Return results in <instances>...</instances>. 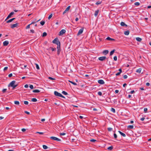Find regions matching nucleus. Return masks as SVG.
<instances>
[{
	"instance_id": "f257e3e1",
	"label": "nucleus",
	"mask_w": 151,
	"mask_h": 151,
	"mask_svg": "<svg viewBox=\"0 0 151 151\" xmlns=\"http://www.w3.org/2000/svg\"><path fill=\"white\" fill-rule=\"evenodd\" d=\"M52 42L53 43L55 44L56 45H57L58 46L57 47V48L58 50V54L59 53V50L60 48V42L58 40V38H56L55 39H54V40H53L52 41Z\"/></svg>"
},
{
	"instance_id": "f03ea898",
	"label": "nucleus",
	"mask_w": 151,
	"mask_h": 151,
	"mask_svg": "<svg viewBox=\"0 0 151 151\" xmlns=\"http://www.w3.org/2000/svg\"><path fill=\"white\" fill-rule=\"evenodd\" d=\"M54 93L55 95L56 96H58L65 98V97L63 96L60 93H59L56 91H55L54 92Z\"/></svg>"
},
{
	"instance_id": "7ed1b4c3",
	"label": "nucleus",
	"mask_w": 151,
	"mask_h": 151,
	"mask_svg": "<svg viewBox=\"0 0 151 151\" xmlns=\"http://www.w3.org/2000/svg\"><path fill=\"white\" fill-rule=\"evenodd\" d=\"M50 139L52 140H56L58 141H60L61 139L55 137H50Z\"/></svg>"
},
{
	"instance_id": "20e7f679",
	"label": "nucleus",
	"mask_w": 151,
	"mask_h": 151,
	"mask_svg": "<svg viewBox=\"0 0 151 151\" xmlns=\"http://www.w3.org/2000/svg\"><path fill=\"white\" fill-rule=\"evenodd\" d=\"M16 83V81H13L10 83L8 85V87H13V86Z\"/></svg>"
},
{
	"instance_id": "39448f33",
	"label": "nucleus",
	"mask_w": 151,
	"mask_h": 151,
	"mask_svg": "<svg viewBox=\"0 0 151 151\" xmlns=\"http://www.w3.org/2000/svg\"><path fill=\"white\" fill-rule=\"evenodd\" d=\"M65 32H66V31L65 29H62L60 32L59 33V35L60 36L62 35L64 33H65Z\"/></svg>"
},
{
	"instance_id": "423d86ee",
	"label": "nucleus",
	"mask_w": 151,
	"mask_h": 151,
	"mask_svg": "<svg viewBox=\"0 0 151 151\" xmlns=\"http://www.w3.org/2000/svg\"><path fill=\"white\" fill-rule=\"evenodd\" d=\"M83 28H81V29H80L79 30V31L77 34V35H81L83 33Z\"/></svg>"
},
{
	"instance_id": "0eeeda50",
	"label": "nucleus",
	"mask_w": 151,
	"mask_h": 151,
	"mask_svg": "<svg viewBox=\"0 0 151 151\" xmlns=\"http://www.w3.org/2000/svg\"><path fill=\"white\" fill-rule=\"evenodd\" d=\"M70 6H68L65 9V11L63 12V14H64L65 13H66L70 9Z\"/></svg>"
},
{
	"instance_id": "6e6552de",
	"label": "nucleus",
	"mask_w": 151,
	"mask_h": 151,
	"mask_svg": "<svg viewBox=\"0 0 151 151\" xmlns=\"http://www.w3.org/2000/svg\"><path fill=\"white\" fill-rule=\"evenodd\" d=\"M98 83L101 84H103L104 83V81L102 80H99L98 81Z\"/></svg>"
},
{
	"instance_id": "1a4fd4ad",
	"label": "nucleus",
	"mask_w": 151,
	"mask_h": 151,
	"mask_svg": "<svg viewBox=\"0 0 151 151\" xmlns=\"http://www.w3.org/2000/svg\"><path fill=\"white\" fill-rule=\"evenodd\" d=\"M9 43V42L8 41H5L3 42V45L4 46H7Z\"/></svg>"
},
{
	"instance_id": "9d476101",
	"label": "nucleus",
	"mask_w": 151,
	"mask_h": 151,
	"mask_svg": "<svg viewBox=\"0 0 151 151\" xmlns=\"http://www.w3.org/2000/svg\"><path fill=\"white\" fill-rule=\"evenodd\" d=\"M18 24L17 23L11 25V27L12 28H13L14 27H16L18 26Z\"/></svg>"
},
{
	"instance_id": "9b49d317",
	"label": "nucleus",
	"mask_w": 151,
	"mask_h": 151,
	"mask_svg": "<svg viewBox=\"0 0 151 151\" xmlns=\"http://www.w3.org/2000/svg\"><path fill=\"white\" fill-rule=\"evenodd\" d=\"M99 12V10L98 9L97 10L95 11V13H94V15L95 17H96L98 15Z\"/></svg>"
},
{
	"instance_id": "f8f14e48",
	"label": "nucleus",
	"mask_w": 151,
	"mask_h": 151,
	"mask_svg": "<svg viewBox=\"0 0 151 151\" xmlns=\"http://www.w3.org/2000/svg\"><path fill=\"white\" fill-rule=\"evenodd\" d=\"M109 52V51L108 50H104L103 52V53L104 54V55H106Z\"/></svg>"
},
{
	"instance_id": "ddd939ff",
	"label": "nucleus",
	"mask_w": 151,
	"mask_h": 151,
	"mask_svg": "<svg viewBox=\"0 0 151 151\" xmlns=\"http://www.w3.org/2000/svg\"><path fill=\"white\" fill-rule=\"evenodd\" d=\"M106 57H99V60H101L103 61L106 59Z\"/></svg>"
},
{
	"instance_id": "4468645a",
	"label": "nucleus",
	"mask_w": 151,
	"mask_h": 151,
	"mask_svg": "<svg viewBox=\"0 0 151 151\" xmlns=\"http://www.w3.org/2000/svg\"><path fill=\"white\" fill-rule=\"evenodd\" d=\"M118 132L121 134V135H122V136L123 137H126V135L125 134L122 133V132H121L119 131Z\"/></svg>"
},
{
	"instance_id": "2eb2a0df",
	"label": "nucleus",
	"mask_w": 151,
	"mask_h": 151,
	"mask_svg": "<svg viewBox=\"0 0 151 151\" xmlns=\"http://www.w3.org/2000/svg\"><path fill=\"white\" fill-rule=\"evenodd\" d=\"M115 51V50L114 49V50H113L112 51H111L110 52V56H111L113 54V53Z\"/></svg>"
},
{
	"instance_id": "dca6fc26",
	"label": "nucleus",
	"mask_w": 151,
	"mask_h": 151,
	"mask_svg": "<svg viewBox=\"0 0 151 151\" xmlns=\"http://www.w3.org/2000/svg\"><path fill=\"white\" fill-rule=\"evenodd\" d=\"M129 30H127L124 32V34L126 35H129Z\"/></svg>"
},
{
	"instance_id": "f3484780",
	"label": "nucleus",
	"mask_w": 151,
	"mask_h": 151,
	"mask_svg": "<svg viewBox=\"0 0 151 151\" xmlns=\"http://www.w3.org/2000/svg\"><path fill=\"white\" fill-rule=\"evenodd\" d=\"M121 25L122 26H126V27L127 26V25L124 22H122L121 23Z\"/></svg>"
},
{
	"instance_id": "a211bd4d",
	"label": "nucleus",
	"mask_w": 151,
	"mask_h": 151,
	"mask_svg": "<svg viewBox=\"0 0 151 151\" xmlns=\"http://www.w3.org/2000/svg\"><path fill=\"white\" fill-rule=\"evenodd\" d=\"M141 68H139L136 70V72L139 73H141Z\"/></svg>"
},
{
	"instance_id": "6ab92c4d",
	"label": "nucleus",
	"mask_w": 151,
	"mask_h": 151,
	"mask_svg": "<svg viewBox=\"0 0 151 151\" xmlns=\"http://www.w3.org/2000/svg\"><path fill=\"white\" fill-rule=\"evenodd\" d=\"M40 91L38 89H35L33 91V92L34 93H39Z\"/></svg>"
},
{
	"instance_id": "aec40b11",
	"label": "nucleus",
	"mask_w": 151,
	"mask_h": 151,
	"mask_svg": "<svg viewBox=\"0 0 151 151\" xmlns=\"http://www.w3.org/2000/svg\"><path fill=\"white\" fill-rule=\"evenodd\" d=\"M106 39L107 40H114V39H112V38H111L110 37H108L106 38Z\"/></svg>"
},
{
	"instance_id": "412c9836",
	"label": "nucleus",
	"mask_w": 151,
	"mask_h": 151,
	"mask_svg": "<svg viewBox=\"0 0 151 151\" xmlns=\"http://www.w3.org/2000/svg\"><path fill=\"white\" fill-rule=\"evenodd\" d=\"M136 40L137 41H139V42H140L142 40L141 38H139V37H136Z\"/></svg>"
},
{
	"instance_id": "4be33fe9",
	"label": "nucleus",
	"mask_w": 151,
	"mask_h": 151,
	"mask_svg": "<svg viewBox=\"0 0 151 151\" xmlns=\"http://www.w3.org/2000/svg\"><path fill=\"white\" fill-rule=\"evenodd\" d=\"M128 128L132 129L134 127L133 125H129L128 126Z\"/></svg>"
},
{
	"instance_id": "5701e85b",
	"label": "nucleus",
	"mask_w": 151,
	"mask_h": 151,
	"mask_svg": "<svg viewBox=\"0 0 151 151\" xmlns=\"http://www.w3.org/2000/svg\"><path fill=\"white\" fill-rule=\"evenodd\" d=\"M31 101L33 102H36L37 101V100L36 99L33 98L32 99Z\"/></svg>"
},
{
	"instance_id": "b1692460",
	"label": "nucleus",
	"mask_w": 151,
	"mask_h": 151,
	"mask_svg": "<svg viewBox=\"0 0 151 151\" xmlns=\"http://www.w3.org/2000/svg\"><path fill=\"white\" fill-rule=\"evenodd\" d=\"M11 16H12V15L10 14L8 15V16H7V17L6 19H5V20L6 21L7 19H9V18H10L11 17Z\"/></svg>"
},
{
	"instance_id": "393cba45",
	"label": "nucleus",
	"mask_w": 151,
	"mask_h": 151,
	"mask_svg": "<svg viewBox=\"0 0 151 151\" xmlns=\"http://www.w3.org/2000/svg\"><path fill=\"white\" fill-rule=\"evenodd\" d=\"M68 81L69 82H70V83H72V84H73V85H77V83H75L74 82L71 81Z\"/></svg>"
},
{
	"instance_id": "a878e982",
	"label": "nucleus",
	"mask_w": 151,
	"mask_h": 151,
	"mask_svg": "<svg viewBox=\"0 0 151 151\" xmlns=\"http://www.w3.org/2000/svg\"><path fill=\"white\" fill-rule=\"evenodd\" d=\"M113 148V146H110L108 147L107 149L108 150H112Z\"/></svg>"
},
{
	"instance_id": "bb28decb",
	"label": "nucleus",
	"mask_w": 151,
	"mask_h": 151,
	"mask_svg": "<svg viewBox=\"0 0 151 151\" xmlns=\"http://www.w3.org/2000/svg\"><path fill=\"white\" fill-rule=\"evenodd\" d=\"M111 111L113 112L114 113H115V109H114V108H111Z\"/></svg>"
},
{
	"instance_id": "cd10ccee",
	"label": "nucleus",
	"mask_w": 151,
	"mask_h": 151,
	"mask_svg": "<svg viewBox=\"0 0 151 151\" xmlns=\"http://www.w3.org/2000/svg\"><path fill=\"white\" fill-rule=\"evenodd\" d=\"M47 35V33L46 32H44L43 33L42 36L43 37H44L46 36Z\"/></svg>"
},
{
	"instance_id": "c85d7f7f",
	"label": "nucleus",
	"mask_w": 151,
	"mask_h": 151,
	"mask_svg": "<svg viewBox=\"0 0 151 151\" xmlns=\"http://www.w3.org/2000/svg\"><path fill=\"white\" fill-rule=\"evenodd\" d=\"M45 23V22L44 21H42L40 22V24L42 26Z\"/></svg>"
},
{
	"instance_id": "c756f323",
	"label": "nucleus",
	"mask_w": 151,
	"mask_h": 151,
	"mask_svg": "<svg viewBox=\"0 0 151 151\" xmlns=\"http://www.w3.org/2000/svg\"><path fill=\"white\" fill-rule=\"evenodd\" d=\"M90 141L91 142H95L97 140L96 139H90Z\"/></svg>"
},
{
	"instance_id": "7c9ffc66",
	"label": "nucleus",
	"mask_w": 151,
	"mask_h": 151,
	"mask_svg": "<svg viewBox=\"0 0 151 151\" xmlns=\"http://www.w3.org/2000/svg\"><path fill=\"white\" fill-rule=\"evenodd\" d=\"M42 147L43 149H46L48 148L47 147L46 145H43Z\"/></svg>"
},
{
	"instance_id": "2f4dec72",
	"label": "nucleus",
	"mask_w": 151,
	"mask_h": 151,
	"mask_svg": "<svg viewBox=\"0 0 151 151\" xmlns=\"http://www.w3.org/2000/svg\"><path fill=\"white\" fill-rule=\"evenodd\" d=\"M14 104L16 105H19V101H14Z\"/></svg>"
},
{
	"instance_id": "473e14b6",
	"label": "nucleus",
	"mask_w": 151,
	"mask_h": 151,
	"mask_svg": "<svg viewBox=\"0 0 151 151\" xmlns=\"http://www.w3.org/2000/svg\"><path fill=\"white\" fill-rule=\"evenodd\" d=\"M18 86V84H14V86H13V87H12V89H14L16 87H17Z\"/></svg>"
},
{
	"instance_id": "72a5a7b5",
	"label": "nucleus",
	"mask_w": 151,
	"mask_h": 151,
	"mask_svg": "<svg viewBox=\"0 0 151 151\" xmlns=\"http://www.w3.org/2000/svg\"><path fill=\"white\" fill-rule=\"evenodd\" d=\"M52 16V14H51L48 17V19H50Z\"/></svg>"
},
{
	"instance_id": "f704fd0d",
	"label": "nucleus",
	"mask_w": 151,
	"mask_h": 151,
	"mask_svg": "<svg viewBox=\"0 0 151 151\" xmlns=\"http://www.w3.org/2000/svg\"><path fill=\"white\" fill-rule=\"evenodd\" d=\"M36 65V67L37 69L39 70L40 69L38 65L37 64H35Z\"/></svg>"
},
{
	"instance_id": "c9c22d12",
	"label": "nucleus",
	"mask_w": 151,
	"mask_h": 151,
	"mask_svg": "<svg viewBox=\"0 0 151 151\" xmlns=\"http://www.w3.org/2000/svg\"><path fill=\"white\" fill-rule=\"evenodd\" d=\"M134 5L137 6H139L140 4V3L138 2H136L134 3Z\"/></svg>"
},
{
	"instance_id": "e433bc0d",
	"label": "nucleus",
	"mask_w": 151,
	"mask_h": 151,
	"mask_svg": "<svg viewBox=\"0 0 151 151\" xmlns=\"http://www.w3.org/2000/svg\"><path fill=\"white\" fill-rule=\"evenodd\" d=\"M101 2L99 1L96 2V5H99L101 4Z\"/></svg>"
},
{
	"instance_id": "4c0bfd02",
	"label": "nucleus",
	"mask_w": 151,
	"mask_h": 151,
	"mask_svg": "<svg viewBox=\"0 0 151 151\" xmlns=\"http://www.w3.org/2000/svg\"><path fill=\"white\" fill-rule=\"evenodd\" d=\"M48 79H49L51 80H55V78H52L51 77H48Z\"/></svg>"
},
{
	"instance_id": "58836bf2",
	"label": "nucleus",
	"mask_w": 151,
	"mask_h": 151,
	"mask_svg": "<svg viewBox=\"0 0 151 151\" xmlns=\"http://www.w3.org/2000/svg\"><path fill=\"white\" fill-rule=\"evenodd\" d=\"M98 94L100 96H101L102 95V93L101 91H99L98 93Z\"/></svg>"
},
{
	"instance_id": "ea45409f",
	"label": "nucleus",
	"mask_w": 151,
	"mask_h": 151,
	"mask_svg": "<svg viewBox=\"0 0 151 151\" xmlns=\"http://www.w3.org/2000/svg\"><path fill=\"white\" fill-rule=\"evenodd\" d=\"M112 128L111 127H109L108 128V130L109 131H111L112 130Z\"/></svg>"
},
{
	"instance_id": "a19ab883",
	"label": "nucleus",
	"mask_w": 151,
	"mask_h": 151,
	"mask_svg": "<svg viewBox=\"0 0 151 151\" xmlns=\"http://www.w3.org/2000/svg\"><path fill=\"white\" fill-rule=\"evenodd\" d=\"M114 138L115 139H116L117 138V135L115 133H114Z\"/></svg>"
},
{
	"instance_id": "79ce46f5",
	"label": "nucleus",
	"mask_w": 151,
	"mask_h": 151,
	"mask_svg": "<svg viewBox=\"0 0 151 151\" xmlns=\"http://www.w3.org/2000/svg\"><path fill=\"white\" fill-rule=\"evenodd\" d=\"M62 93L63 94H64V95H67V94H68V93L66 92H65V91H63L62 92Z\"/></svg>"
},
{
	"instance_id": "37998d69",
	"label": "nucleus",
	"mask_w": 151,
	"mask_h": 151,
	"mask_svg": "<svg viewBox=\"0 0 151 151\" xmlns=\"http://www.w3.org/2000/svg\"><path fill=\"white\" fill-rule=\"evenodd\" d=\"M12 19H11L8 20L6 22L7 23H10V22H12Z\"/></svg>"
},
{
	"instance_id": "c03bdc74",
	"label": "nucleus",
	"mask_w": 151,
	"mask_h": 151,
	"mask_svg": "<svg viewBox=\"0 0 151 151\" xmlns=\"http://www.w3.org/2000/svg\"><path fill=\"white\" fill-rule=\"evenodd\" d=\"M24 103L26 105H28V102L27 101H24Z\"/></svg>"
},
{
	"instance_id": "a18cd8bd",
	"label": "nucleus",
	"mask_w": 151,
	"mask_h": 151,
	"mask_svg": "<svg viewBox=\"0 0 151 151\" xmlns=\"http://www.w3.org/2000/svg\"><path fill=\"white\" fill-rule=\"evenodd\" d=\"M147 108H145L144 109V111L145 113L147 112Z\"/></svg>"
},
{
	"instance_id": "49530a36",
	"label": "nucleus",
	"mask_w": 151,
	"mask_h": 151,
	"mask_svg": "<svg viewBox=\"0 0 151 151\" xmlns=\"http://www.w3.org/2000/svg\"><path fill=\"white\" fill-rule=\"evenodd\" d=\"M50 48L51 49V50L52 51H54L56 50V48Z\"/></svg>"
},
{
	"instance_id": "de8ad7c7",
	"label": "nucleus",
	"mask_w": 151,
	"mask_h": 151,
	"mask_svg": "<svg viewBox=\"0 0 151 151\" xmlns=\"http://www.w3.org/2000/svg\"><path fill=\"white\" fill-rule=\"evenodd\" d=\"M30 24H29L26 27V29H29L30 28Z\"/></svg>"
},
{
	"instance_id": "09e8293b",
	"label": "nucleus",
	"mask_w": 151,
	"mask_h": 151,
	"mask_svg": "<svg viewBox=\"0 0 151 151\" xmlns=\"http://www.w3.org/2000/svg\"><path fill=\"white\" fill-rule=\"evenodd\" d=\"M7 90L6 89H4L2 90V92L3 93H5L6 92V91Z\"/></svg>"
},
{
	"instance_id": "8fccbe9b",
	"label": "nucleus",
	"mask_w": 151,
	"mask_h": 151,
	"mask_svg": "<svg viewBox=\"0 0 151 151\" xmlns=\"http://www.w3.org/2000/svg\"><path fill=\"white\" fill-rule=\"evenodd\" d=\"M127 78V76L126 75H125L123 76V78L124 79H126Z\"/></svg>"
},
{
	"instance_id": "3c124183",
	"label": "nucleus",
	"mask_w": 151,
	"mask_h": 151,
	"mask_svg": "<svg viewBox=\"0 0 151 151\" xmlns=\"http://www.w3.org/2000/svg\"><path fill=\"white\" fill-rule=\"evenodd\" d=\"M8 69V67H5L4 68V71H5L6 70Z\"/></svg>"
},
{
	"instance_id": "603ef678",
	"label": "nucleus",
	"mask_w": 151,
	"mask_h": 151,
	"mask_svg": "<svg viewBox=\"0 0 151 151\" xmlns=\"http://www.w3.org/2000/svg\"><path fill=\"white\" fill-rule=\"evenodd\" d=\"M29 88L31 89H32L33 88V86L32 85H30V86H29Z\"/></svg>"
},
{
	"instance_id": "864d4df0",
	"label": "nucleus",
	"mask_w": 151,
	"mask_h": 151,
	"mask_svg": "<svg viewBox=\"0 0 151 151\" xmlns=\"http://www.w3.org/2000/svg\"><path fill=\"white\" fill-rule=\"evenodd\" d=\"M134 90H132L129 93H130L131 94H132L134 93Z\"/></svg>"
},
{
	"instance_id": "5fc2aeb1",
	"label": "nucleus",
	"mask_w": 151,
	"mask_h": 151,
	"mask_svg": "<svg viewBox=\"0 0 151 151\" xmlns=\"http://www.w3.org/2000/svg\"><path fill=\"white\" fill-rule=\"evenodd\" d=\"M65 134H66L65 133H60V135H64Z\"/></svg>"
},
{
	"instance_id": "6e6d98bb",
	"label": "nucleus",
	"mask_w": 151,
	"mask_h": 151,
	"mask_svg": "<svg viewBox=\"0 0 151 151\" xmlns=\"http://www.w3.org/2000/svg\"><path fill=\"white\" fill-rule=\"evenodd\" d=\"M36 133H38V134H43V132H37Z\"/></svg>"
},
{
	"instance_id": "4d7b16f0",
	"label": "nucleus",
	"mask_w": 151,
	"mask_h": 151,
	"mask_svg": "<svg viewBox=\"0 0 151 151\" xmlns=\"http://www.w3.org/2000/svg\"><path fill=\"white\" fill-rule=\"evenodd\" d=\"M24 113H26V114H28V115L29 114H30V113H29V112H28V111H24Z\"/></svg>"
},
{
	"instance_id": "13d9d810",
	"label": "nucleus",
	"mask_w": 151,
	"mask_h": 151,
	"mask_svg": "<svg viewBox=\"0 0 151 151\" xmlns=\"http://www.w3.org/2000/svg\"><path fill=\"white\" fill-rule=\"evenodd\" d=\"M27 66V65H24V66H23V67H21V68L22 69H23L24 68H26Z\"/></svg>"
},
{
	"instance_id": "bf43d9fd",
	"label": "nucleus",
	"mask_w": 151,
	"mask_h": 151,
	"mask_svg": "<svg viewBox=\"0 0 151 151\" xmlns=\"http://www.w3.org/2000/svg\"><path fill=\"white\" fill-rule=\"evenodd\" d=\"M21 130L22 132H24L26 131V129H25L23 128Z\"/></svg>"
},
{
	"instance_id": "052dcab7",
	"label": "nucleus",
	"mask_w": 151,
	"mask_h": 151,
	"mask_svg": "<svg viewBox=\"0 0 151 151\" xmlns=\"http://www.w3.org/2000/svg\"><path fill=\"white\" fill-rule=\"evenodd\" d=\"M12 76V73H10L8 75V76L9 77H11Z\"/></svg>"
},
{
	"instance_id": "680f3d73",
	"label": "nucleus",
	"mask_w": 151,
	"mask_h": 151,
	"mask_svg": "<svg viewBox=\"0 0 151 151\" xmlns=\"http://www.w3.org/2000/svg\"><path fill=\"white\" fill-rule=\"evenodd\" d=\"M121 73H120L119 72H118V73H116V76H118Z\"/></svg>"
},
{
	"instance_id": "e2e57ef3",
	"label": "nucleus",
	"mask_w": 151,
	"mask_h": 151,
	"mask_svg": "<svg viewBox=\"0 0 151 151\" xmlns=\"http://www.w3.org/2000/svg\"><path fill=\"white\" fill-rule=\"evenodd\" d=\"M145 119V117H142V118H141L140 120L142 121H143Z\"/></svg>"
},
{
	"instance_id": "0e129e2a",
	"label": "nucleus",
	"mask_w": 151,
	"mask_h": 151,
	"mask_svg": "<svg viewBox=\"0 0 151 151\" xmlns=\"http://www.w3.org/2000/svg\"><path fill=\"white\" fill-rule=\"evenodd\" d=\"M150 85V84L149 83H146V85L147 86H149Z\"/></svg>"
},
{
	"instance_id": "69168bd1",
	"label": "nucleus",
	"mask_w": 151,
	"mask_h": 151,
	"mask_svg": "<svg viewBox=\"0 0 151 151\" xmlns=\"http://www.w3.org/2000/svg\"><path fill=\"white\" fill-rule=\"evenodd\" d=\"M30 31L32 33H34V31L33 29H31Z\"/></svg>"
},
{
	"instance_id": "338daca9",
	"label": "nucleus",
	"mask_w": 151,
	"mask_h": 151,
	"mask_svg": "<svg viewBox=\"0 0 151 151\" xmlns=\"http://www.w3.org/2000/svg\"><path fill=\"white\" fill-rule=\"evenodd\" d=\"M119 92V90H116L115 91V92L116 93H118Z\"/></svg>"
},
{
	"instance_id": "774afa93",
	"label": "nucleus",
	"mask_w": 151,
	"mask_h": 151,
	"mask_svg": "<svg viewBox=\"0 0 151 151\" xmlns=\"http://www.w3.org/2000/svg\"><path fill=\"white\" fill-rule=\"evenodd\" d=\"M119 72L120 73H121L122 72V69L121 68H120L119 69Z\"/></svg>"
}]
</instances>
